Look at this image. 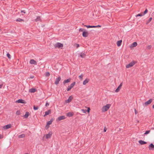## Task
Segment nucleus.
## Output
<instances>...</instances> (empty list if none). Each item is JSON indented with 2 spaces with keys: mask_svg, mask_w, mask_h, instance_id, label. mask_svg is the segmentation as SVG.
I'll return each mask as SVG.
<instances>
[{
  "mask_svg": "<svg viewBox=\"0 0 154 154\" xmlns=\"http://www.w3.org/2000/svg\"><path fill=\"white\" fill-rule=\"evenodd\" d=\"M106 129L105 128H104V132H106Z\"/></svg>",
  "mask_w": 154,
  "mask_h": 154,
  "instance_id": "49",
  "label": "nucleus"
},
{
  "mask_svg": "<svg viewBox=\"0 0 154 154\" xmlns=\"http://www.w3.org/2000/svg\"><path fill=\"white\" fill-rule=\"evenodd\" d=\"M88 34L87 31H84L82 33V36L85 37H87L88 35Z\"/></svg>",
  "mask_w": 154,
  "mask_h": 154,
  "instance_id": "15",
  "label": "nucleus"
},
{
  "mask_svg": "<svg viewBox=\"0 0 154 154\" xmlns=\"http://www.w3.org/2000/svg\"><path fill=\"white\" fill-rule=\"evenodd\" d=\"M150 132V130L146 131L144 133L146 135L149 133Z\"/></svg>",
  "mask_w": 154,
  "mask_h": 154,
  "instance_id": "33",
  "label": "nucleus"
},
{
  "mask_svg": "<svg viewBox=\"0 0 154 154\" xmlns=\"http://www.w3.org/2000/svg\"><path fill=\"white\" fill-rule=\"evenodd\" d=\"M50 75V73L48 72H47L45 73V76H49Z\"/></svg>",
  "mask_w": 154,
  "mask_h": 154,
  "instance_id": "37",
  "label": "nucleus"
},
{
  "mask_svg": "<svg viewBox=\"0 0 154 154\" xmlns=\"http://www.w3.org/2000/svg\"><path fill=\"white\" fill-rule=\"evenodd\" d=\"M152 19V17L149 18V20H148V22H150L151 20Z\"/></svg>",
  "mask_w": 154,
  "mask_h": 154,
  "instance_id": "42",
  "label": "nucleus"
},
{
  "mask_svg": "<svg viewBox=\"0 0 154 154\" xmlns=\"http://www.w3.org/2000/svg\"><path fill=\"white\" fill-rule=\"evenodd\" d=\"M7 56L8 57V58L10 59L11 58V57L10 54L8 53L7 54Z\"/></svg>",
  "mask_w": 154,
  "mask_h": 154,
  "instance_id": "38",
  "label": "nucleus"
},
{
  "mask_svg": "<svg viewBox=\"0 0 154 154\" xmlns=\"http://www.w3.org/2000/svg\"><path fill=\"white\" fill-rule=\"evenodd\" d=\"M41 18L39 16L37 17V18L35 20L36 22L41 21Z\"/></svg>",
  "mask_w": 154,
  "mask_h": 154,
  "instance_id": "24",
  "label": "nucleus"
},
{
  "mask_svg": "<svg viewBox=\"0 0 154 154\" xmlns=\"http://www.w3.org/2000/svg\"><path fill=\"white\" fill-rule=\"evenodd\" d=\"M90 108H88V109H87V112H90Z\"/></svg>",
  "mask_w": 154,
  "mask_h": 154,
  "instance_id": "43",
  "label": "nucleus"
},
{
  "mask_svg": "<svg viewBox=\"0 0 154 154\" xmlns=\"http://www.w3.org/2000/svg\"><path fill=\"white\" fill-rule=\"evenodd\" d=\"M54 46L56 48H60L63 47V45L60 43L57 42L55 45Z\"/></svg>",
  "mask_w": 154,
  "mask_h": 154,
  "instance_id": "5",
  "label": "nucleus"
},
{
  "mask_svg": "<svg viewBox=\"0 0 154 154\" xmlns=\"http://www.w3.org/2000/svg\"><path fill=\"white\" fill-rule=\"evenodd\" d=\"M82 111L83 113H86V112H85V110L84 109H82Z\"/></svg>",
  "mask_w": 154,
  "mask_h": 154,
  "instance_id": "45",
  "label": "nucleus"
},
{
  "mask_svg": "<svg viewBox=\"0 0 154 154\" xmlns=\"http://www.w3.org/2000/svg\"><path fill=\"white\" fill-rule=\"evenodd\" d=\"M49 104L47 103H46V104H45V106H49Z\"/></svg>",
  "mask_w": 154,
  "mask_h": 154,
  "instance_id": "47",
  "label": "nucleus"
},
{
  "mask_svg": "<svg viewBox=\"0 0 154 154\" xmlns=\"http://www.w3.org/2000/svg\"><path fill=\"white\" fill-rule=\"evenodd\" d=\"M29 63L31 64H33L35 65H36L37 64L36 61L33 59H31L29 61Z\"/></svg>",
  "mask_w": 154,
  "mask_h": 154,
  "instance_id": "14",
  "label": "nucleus"
},
{
  "mask_svg": "<svg viewBox=\"0 0 154 154\" xmlns=\"http://www.w3.org/2000/svg\"><path fill=\"white\" fill-rule=\"evenodd\" d=\"M148 12V10L147 9H146L145 10V11H144V13H143V15H144L145 14H146Z\"/></svg>",
  "mask_w": 154,
  "mask_h": 154,
  "instance_id": "34",
  "label": "nucleus"
},
{
  "mask_svg": "<svg viewBox=\"0 0 154 154\" xmlns=\"http://www.w3.org/2000/svg\"><path fill=\"white\" fill-rule=\"evenodd\" d=\"M139 143L141 145L145 144L146 143V142L142 140H139Z\"/></svg>",
  "mask_w": 154,
  "mask_h": 154,
  "instance_id": "23",
  "label": "nucleus"
},
{
  "mask_svg": "<svg viewBox=\"0 0 154 154\" xmlns=\"http://www.w3.org/2000/svg\"><path fill=\"white\" fill-rule=\"evenodd\" d=\"M25 154H29V153H25Z\"/></svg>",
  "mask_w": 154,
  "mask_h": 154,
  "instance_id": "53",
  "label": "nucleus"
},
{
  "mask_svg": "<svg viewBox=\"0 0 154 154\" xmlns=\"http://www.w3.org/2000/svg\"><path fill=\"white\" fill-rule=\"evenodd\" d=\"M135 62L134 61H133L130 63L126 65V67L127 68H129L133 66L135 64Z\"/></svg>",
  "mask_w": 154,
  "mask_h": 154,
  "instance_id": "2",
  "label": "nucleus"
},
{
  "mask_svg": "<svg viewBox=\"0 0 154 154\" xmlns=\"http://www.w3.org/2000/svg\"><path fill=\"white\" fill-rule=\"evenodd\" d=\"M21 12H23V13H26L25 11H24V10H21Z\"/></svg>",
  "mask_w": 154,
  "mask_h": 154,
  "instance_id": "46",
  "label": "nucleus"
},
{
  "mask_svg": "<svg viewBox=\"0 0 154 154\" xmlns=\"http://www.w3.org/2000/svg\"><path fill=\"white\" fill-rule=\"evenodd\" d=\"M135 111H136V109H135Z\"/></svg>",
  "mask_w": 154,
  "mask_h": 154,
  "instance_id": "54",
  "label": "nucleus"
},
{
  "mask_svg": "<svg viewBox=\"0 0 154 154\" xmlns=\"http://www.w3.org/2000/svg\"><path fill=\"white\" fill-rule=\"evenodd\" d=\"M152 107L153 108H154V105H153L152 106Z\"/></svg>",
  "mask_w": 154,
  "mask_h": 154,
  "instance_id": "51",
  "label": "nucleus"
},
{
  "mask_svg": "<svg viewBox=\"0 0 154 154\" xmlns=\"http://www.w3.org/2000/svg\"><path fill=\"white\" fill-rule=\"evenodd\" d=\"M73 99V97L72 96H70L68 100H66L65 102L67 103H68L70 102Z\"/></svg>",
  "mask_w": 154,
  "mask_h": 154,
  "instance_id": "11",
  "label": "nucleus"
},
{
  "mask_svg": "<svg viewBox=\"0 0 154 154\" xmlns=\"http://www.w3.org/2000/svg\"><path fill=\"white\" fill-rule=\"evenodd\" d=\"M16 21H18V22H21L22 21H23V20L20 18H18L16 20Z\"/></svg>",
  "mask_w": 154,
  "mask_h": 154,
  "instance_id": "30",
  "label": "nucleus"
},
{
  "mask_svg": "<svg viewBox=\"0 0 154 154\" xmlns=\"http://www.w3.org/2000/svg\"><path fill=\"white\" fill-rule=\"evenodd\" d=\"M83 75H82V74L81 75H80L79 76V78L80 79H82L83 77Z\"/></svg>",
  "mask_w": 154,
  "mask_h": 154,
  "instance_id": "39",
  "label": "nucleus"
},
{
  "mask_svg": "<svg viewBox=\"0 0 154 154\" xmlns=\"http://www.w3.org/2000/svg\"><path fill=\"white\" fill-rule=\"evenodd\" d=\"M11 127V125L10 124L7 125L3 127V128L4 129L6 130L10 128Z\"/></svg>",
  "mask_w": 154,
  "mask_h": 154,
  "instance_id": "18",
  "label": "nucleus"
},
{
  "mask_svg": "<svg viewBox=\"0 0 154 154\" xmlns=\"http://www.w3.org/2000/svg\"><path fill=\"white\" fill-rule=\"evenodd\" d=\"M85 26L87 27L88 28H97L100 27H101V26L98 25L97 26H90V25H85Z\"/></svg>",
  "mask_w": 154,
  "mask_h": 154,
  "instance_id": "6",
  "label": "nucleus"
},
{
  "mask_svg": "<svg viewBox=\"0 0 154 154\" xmlns=\"http://www.w3.org/2000/svg\"><path fill=\"white\" fill-rule=\"evenodd\" d=\"M36 89L35 88H32L29 90V92L30 93H34L36 91Z\"/></svg>",
  "mask_w": 154,
  "mask_h": 154,
  "instance_id": "19",
  "label": "nucleus"
},
{
  "mask_svg": "<svg viewBox=\"0 0 154 154\" xmlns=\"http://www.w3.org/2000/svg\"><path fill=\"white\" fill-rule=\"evenodd\" d=\"M53 121V119H51L47 123L48 125H50L51 124Z\"/></svg>",
  "mask_w": 154,
  "mask_h": 154,
  "instance_id": "26",
  "label": "nucleus"
},
{
  "mask_svg": "<svg viewBox=\"0 0 154 154\" xmlns=\"http://www.w3.org/2000/svg\"><path fill=\"white\" fill-rule=\"evenodd\" d=\"M137 45V44L136 42H134L131 45V47H136Z\"/></svg>",
  "mask_w": 154,
  "mask_h": 154,
  "instance_id": "28",
  "label": "nucleus"
},
{
  "mask_svg": "<svg viewBox=\"0 0 154 154\" xmlns=\"http://www.w3.org/2000/svg\"><path fill=\"white\" fill-rule=\"evenodd\" d=\"M122 42V40H119L117 41V44L118 46H119L121 45Z\"/></svg>",
  "mask_w": 154,
  "mask_h": 154,
  "instance_id": "27",
  "label": "nucleus"
},
{
  "mask_svg": "<svg viewBox=\"0 0 154 154\" xmlns=\"http://www.w3.org/2000/svg\"><path fill=\"white\" fill-rule=\"evenodd\" d=\"M152 47V46L151 45H148L146 47V48L147 50L150 49Z\"/></svg>",
  "mask_w": 154,
  "mask_h": 154,
  "instance_id": "31",
  "label": "nucleus"
},
{
  "mask_svg": "<svg viewBox=\"0 0 154 154\" xmlns=\"http://www.w3.org/2000/svg\"><path fill=\"white\" fill-rule=\"evenodd\" d=\"M61 79V77L60 76H59L57 78H56V79L55 81V84L56 85H57L59 83V82L60 81Z\"/></svg>",
  "mask_w": 154,
  "mask_h": 154,
  "instance_id": "10",
  "label": "nucleus"
},
{
  "mask_svg": "<svg viewBox=\"0 0 154 154\" xmlns=\"http://www.w3.org/2000/svg\"><path fill=\"white\" fill-rule=\"evenodd\" d=\"M3 86V85L2 84L0 85V89Z\"/></svg>",
  "mask_w": 154,
  "mask_h": 154,
  "instance_id": "48",
  "label": "nucleus"
},
{
  "mask_svg": "<svg viewBox=\"0 0 154 154\" xmlns=\"http://www.w3.org/2000/svg\"><path fill=\"white\" fill-rule=\"evenodd\" d=\"M75 82H74L72 83L69 86L67 89V91H69L74 87L75 84Z\"/></svg>",
  "mask_w": 154,
  "mask_h": 154,
  "instance_id": "3",
  "label": "nucleus"
},
{
  "mask_svg": "<svg viewBox=\"0 0 154 154\" xmlns=\"http://www.w3.org/2000/svg\"><path fill=\"white\" fill-rule=\"evenodd\" d=\"M74 113L73 112H68L66 114V116L68 117H70L72 116Z\"/></svg>",
  "mask_w": 154,
  "mask_h": 154,
  "instance_id": "17",
  "label": "nucleus"
},
{
  "mask_svg": "<svg viewBox=\"0 0 154 154\" xmlns=\"http://www.w3.org/2000/svg\"><path fill=\"white\" fill-rule=\"evenodd\" d=\"M29 115V113L28 112H26L25 114L24 115V117L25 118H26L28 117Z\"/></svg>",
  "mask_w": 154,
  "mask_h": 154,
  "instance_id": "25",
  "label": "nucleus"
},
{
  "mask_svg": "<svg viewBox=\"0 0 154 154\" xmlns=\"http://www.w3.org/2000/svg\"><path fill=\"white\" fill-rule=\"evenodd\" d=\"M143 13H140V14H137L136 16V17H139V16H143Z\"/></svg>",
  "mask_w": 154,
  "mask_h": 154,
  "instance_id": "32",
  "label": "nucleus"
},
{
  "mask_svg": "<svg viewBox=\"0 0 154 154\" xmlns=\"http://www.w3.org/2000/svg\"><path fill=\"white\" fill-rule=\"evenodd\" d=\"M76 47L77 48H78L79 46V44H76Z\"/></svg>",
  "mask_w": 154,
  "mask_h": 154,
  "instance_id": "44",
  "label": "nucleus"
},
{
  "mask_svg": "<svg viewBox=\"0 0 154 154\" xmlns=\"http://www.w3.org/2000/svg\"><path fill=\"white\" fill-rule=\"evenodd\" d=\"M65 117L64 116H60L59 117H58V118L57 119V121H59L60 120H63L65 119Z\"/></svg>",
  "mask_w": 154,
  "mask_h": 154,
  "instance_id": "8",
  "label": "nucleus"
},
{
  "mask_svg": "<svg viewBox=\"0 0 154 154\" xmlns=\"http://www.w3.org/2000/svg\"><path fill=\"white\" fill-rule=\"evenodd\" d=\"M1 138H2V137H1V135L0 134V139H1Z\"/></svg>",
  "mask_w": 154,
  "mask_h": 154,
  "instance_id": "52",
  "label": "nucleus"
},
{
  "mask_svg": "<svg viewBox=\"0 0 154 154\" xmlns=\"http://www.w3.org/2000/svg\"><path fill=\"white\" fill-rule=\"evenodd\" d=\"M122 86V83H121L119 85L118 87L115 90V92H118L120 89L121 88Z\"/></svg>",
  "mask_w": 154,
  "mask_h": 154,
  "instance_id": "16",
  "label": "nucleus"
},
{
  "mask_svg": "<svg viewBox=\"0 0 154 154\" xmlns=\"http://www.w3.org/2000/svg\"><path fill=\"white\" fill-rule=\"evenodd\" d=\"M16 114L17 115H20V112L19 110H17L16 111Z\"/></svg>",
  "mask_w": 154,
  "mask_h": 154,
  "instance_id": "35",
  "label": "nucleus"
},
{
  "mask_svg": "<svg viewBox=\"0 0 154 154\" xmlns=\"http://www.w3.org/2000/svg\"><path fill=\"white\" fill-rule=\"evenodd\" d=\"M89 81V79H86L83 82V84L84 85H85L86 84H87L88 82Z\"/></svg>",
  "mask_w": 154,
  "mask_h": 154,
  "instance_id": "22",
  "label": "nucleus"
},
{
  "mask_svg": "<svg viewBox=\"0 0 154 154\" xmlns=\"http://www.w3.org/2000/svg\"><path fill=\"white\" fill-rule=\"evenodd\" d=\"M149 150H153L154 149V145L152 143H151L149 146Z\"/></svg>",
  "mask_w": 154,
  "mask_h": 154,
  "instance_id": "12",
  "label": "nucleus"
},
{
  "mask_svg": "<svg viewBox=\"0 0 154 154\" xmlns=\"http://www.w3.org/2000/svg\"><path fill=\"white\" fill-rule=\"evenodd\" d=\"M38 109V106H33V109L35 110H37Z\"/></svg>",
  "mask_w": 154,
  "mask_h": 154,
  "instance_id": "36",
  "label": "nucleus"
},
{
  "mask_svg": "<svg viewBox=\"0 0 154 154\" xmlns=\"http://www.w3.org/2000/svg\"><path fill=\"white\" fill-rule=\"evenodd\" d=\"M119 154H121L120 153H119Z\"/></svg>",
  "mask_w": 154,
  "mask_h": 154,
  "instance_id": "55",
  "label": "nucleus"
},
{
  "mask_svg": "<svg viewBox=\"0 0 154 154\" xmlns=\"http://www.w3.org/2000/svg\"><path fill=\"white\" fill-rule=\"evenodd\" d=\"M110 106L111 105L110 104H107L106 106H103L102 108V112H104L107 111L109 109L110 107Z\"/></svg>",
  "mask_w": 154,
  "mask_h": 154,
  "instance_id": "1",
  "label": "nucleus"
},
{
  "mask_svg": "<svg viewBox=\"0 0 154 154\" xmlns=\"http://www.w3.org/2000/svg\"><path fill=\"white\" fill-rule=\"evenodd\" d=\"M84 30V29H82V28H80L79 29V31L80 32H82Z\"/></svg>",
  "mask_w": 154,
  "mask_h": 154,
  "instance_id": "41",
  "label": "nucleus"
},
{
  "mask_svg": "<svg viewBox=\"0 0 154 154\" xmlns=\"http://www.w3.org/2000/svg\"><path fill=\"white\" fill-rule=\"evenodd\" d=\"M34 78V76H31L30 77V78L31 79H33Z\"/></svg>",
  "mask_w": 154,
  "mask_h": 154,
  "instance_id": "50",
  "label": "nucleus"
},
{
  "mask_svg": "<svg viewBox=\"0 0 154 154\" xmlns=\"http://www.w3.org/2000/svg\"><path fill=\"white\" fill-rule=\"evenodd\" d=\"M71 79H70L65 80L63 82V84H65L66 83H68L70 81Z\"/></svg>",
  "mask_w": 154,
  "mask_h": 154,
  "instance_id": "21",
  "label": "nucleus"
},
{
  "mask_svg": "<svg viewBox=\"0 0 154 154\" xmlns=\"http://www.w3.org/2000/svg\"><path fill=\"white\" fill-rule=\"evenodd\" d=\"M16 102L18 103H26V102L24 100L21 99L18 100L16 101Z\"/></svg>",
  "mask_w": 154,
  "mask_h": 154,
  "instance_id": "9",
  "label": "nucleus"
},
{
  "mask_svg": "<svg viewBox=\"0 0 154 154\" xmlns=\"http://www.w3.org/2000/svg\"><path fill=\"white\" fill-rule=\"evenodd\" d=\"M49 125H48L47 124V123L46 126H45V128H48L49 127Z\"/></svg>",
  "mask_w": 154,
  "mask_h": 154,
  "instance_id": "40",
  "label": "nucleus"
},
{
  "mask_svg": "<svg viewBox=\"0 0 154 154\" xmlns=\"http://www.w3.org/2000/svg\"><path fill=\"white\" fill-rule=\"evenodd\" d=\"M51 111L50 109H49L48 111L45 112V114L44 115V116H45L51 113Z\"/></svg>",
  "mask_w": 154,
  "mask_h": 154,
  "instance_id": "20",
  "label": "nucleus"
},
{
  "mask_svg": "<svg viewBox=\"0 0 154 154\" xmlns=\"http://www.w3.org/2000/svg\"><path fill=\"white\" fill-rule=\"evenodd\" d=\"M86 53L85 52L79 53V55L82 58H84L86 56Z\"/></svg>",
  "mask_w": 154,
  "mask_h": 154,
  "instance_id": "7",
  "label": "nucleus"
},
{
  "mask_svg": "<svg viewBox=\"0 0 154 154\" xmlns=\"http://www.w3.org/2000/svg\"><path fill=\"white\" fill-rule=\"evenodd\" d=\"M52 132H50L48 134L45 135L46 138V139L50 138L52 135Z\"/></svg>",
  "mask_w": 154,
  "mask_h": 154,
  "instance_id": "13",
  "label": "nucleus"
},
{
  "mask_svg": "<svg viewBox=\"0 0 154 154\" xmlns=\"http://www.w3.org/2000/svg\"><path fill=\"white\" fill-rule=\"evenodd\" d=\"M25 136V135L24 134H22L19 135L18 136L19 138H23Z\"/></svg>",
  "mask_w": 154,
  "mask_h": 154,
  "instance_id": "29",
  "label": "nucleus"
},
{
  "mask_svg": "<svg viewBox=\"0 0 154 154\" xmlns=\"http://www.w3.org/2000/svg\"><path fill=\"white\" fill-rule=\"evenodd\" d=\"M152 101V99H150L147 101L145 102L143 104V106H146L150 104Z\"/></svg>",
  "mask_w": 154,
  "mask_h": 154,
  "instance_id": "4",
  "label": "nucleus"
}]
</instances>
